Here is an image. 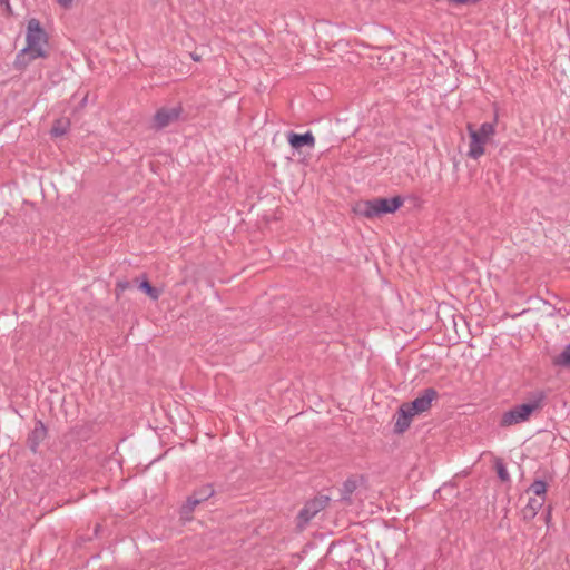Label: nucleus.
<instances>
[{
    "mask_svg": "<svg viewBox=\"0 0 570 570\" xmlns=\"http://www.w3.org/2000/svg\"><path fill=\"white\" fill-rule=\"evenodd\" d=\"M26 41L27 46L16 56L14 67L17 69H23L31 61L47 57L45 46L48 43V37L39 20L33 18L28 21Z\"/></svg>",
    "mask_w": 570,
    "mask_h": 570,
    "instance_id": "f257e3e1",
    "label": "nucleus"
},
{
    "mask_svg": "<svg viewBox=\"0 0 570 570\" xmlns=\"http://www.w3.org/2000/svg\"><path fill=\"white\" fill-rule=\"evenodd\" d=\"M546 399V393L543 391H537L532 395V400L529 403L518 404L511 407L509 411H505L500 419L501 428H509L515 424H520L527 422L531 414L542 406V403Z\"/></svg>",
    "mask_w": 570,
    "mask_h": 570,
    "instance_id": "f03ea898",
    "label": "nucleus"
},
{
    "mask_svg": "<svg viewBox=\"0 0 570 570\" xmlns=\"http://www.w3.org/2000/svg\"><path fill=\"white\" fill-rule=\"evenodd\" d=\"M403 205V198L395 196L392 198L376 197L357 204V214L366 218H375L382 215L392 214Z\"/></svg>",
    "mask_w": 570,
    "mask_h": 570,
    "instance_id": "7ed1b4c3",
    "label": "nucleus"
},
{
    "mask_svg": "<svg viewBox=\"0 0 570 570\" xmlns=\"http://www.w3.org/2000/svg\"><path fill=\"white\" fill-rule=\"evenodd\" d=\"M466 129L471 139L468 156L472 159H479L484 154V145L495 132L494 124L483 122L479 129L469 124Z\"/></svg>",
    "mask_w": 570,
    "mask_h": 570,
    "instance_id": "20e7f679",
    "label": "nucleus"
},
{
    "mask_svg": "<svg viewBox=\"0 0 570 570\" xmlns=\"http://www.w3.org/2000/svg\"><path fill=\"white\" fill-rule=\"evenodd\" d=\"M181 112L183 108L180 105L159 108L153 118L151 128L155 130L167 128L179 120Z\"/></svg>",
    "mask_w": 570,
    "mask_h": 570,
    "instance_id": "39448f33",
    "label": "nucleus"
},
{
    "mask_svg": "<svg viewBox=\"0 0 570 570\" xmlns=\"http://www.w3.org/2000/svg\"><path fill=\"white\" fill-rule=\"evenodd\" d=\"M439 396V393L433 387H426L422 390L419 395L412 401L404 403L415 415L428 412L432 402L435 401Z\"/></svg>",
    "mask_w": 570,
    "mask_h": 570,
    "instance_id": "423d86ee",
    "label": "nucleus"
},
{
    "mask_svg": "<svg viewBox=\"0 0 570 570\" xmlns=\"http://www.w3.org/2000/svg\"><path fill=\"white\" fill-rule=\"evenodd\" d=\"M327 501H307L305 507L299 510L296 517V527L299 531H303L311 520L323 509L326 508Z\"/></svg>",
    "mask_w": 570,
    "mask_h": 570,
    "instance_id": "0eeeda50",
    "label": "nucleus"
},
{
    "mask_svg": "<svg viewBox=\"0 0 570 570\" xmlns=\"http://www.w3.org/2000/svg\"><path fill=\"white\" fill-rule=\"evenodd\" d=\"M47 436V428L42 423V421L38 420L36 422V425L33 430L28 435V448L31 452L37 453L38 448L40 443L46 439Z\"/></svg>",
    "mask_w": 570,
    "mask_h": 570,
    "instance_id": "6e6552de",
    "label": "nucleus"
},
{
    "mask_svg": "<svg viewBox=\"0 0 570 570\" xmlns=\"http://www.w3.org/2000/svg\"><path fill=\"white\" fill-rule=\"evenodd\" d=\"M414 416L415 414L405 404H402L396 413L394 431L396 433L405 432L410 428Z\"/></svg>",
    "mask_w": 570,
    "mask_h": 570,
    "instance_id": "1a4fd4ad",
    "label": "nucleus"
},
{
    "mask_svg": "<svg viewBox=\"0 0 570 570\" xmlns=\"http://www.w3.org/2000/svg\"><path fill=\"white\" fill-rule=\"evenodd\" d=\"M288 144L294 149H301L302 147L313 148L315 145V138L311 131L304 134H296L294 131L288 132Z\"/></svg>",
    "mask_w": 570,
    "mask_h": 570,
    "instance_id": "9d476101",
    "label": "nucleus"
},
{
    "mask_svg": "<svg viewBox=\"0 0 570 570\" xmlns=\"http://www.w3.org/2000/svg\"><path fill=\"white\" fill-rule=\"evenodd\" d=\"M543 505V501H528L527 504L521 509V515L524 520H532L538 510Z\"/></svg>",
    "mask_w": 570,
    "mask_h": 570,
    "instance_id": "9b49d317",
    "label": "nucleus"
},
{
    "mask_svg": "<svg viewBox=\"0 0 570 570\" xmlns=\"http://www.w3.org/2000/svg\"><path fill=\"white\" fill-rule=\"evenodd\" d=\"M552 364L558 367L570 366V343L558 355L553 356Z\"/></svg>",
    "mask_w": 570,
    "mask_h": 570,
    "instance_id": "f8f14e48",
    "label": "nucleus"
},
{
    "mask_svg": "<svg viewBox=\"0 0 570 570\" xmlns=\"http://www.w3.org/2000/svg\"><path fill=\"white\" fill-rule=\"evenodd\" d=\"M215 490L212 483H206L199 487L194 491L193 495L187 497L186 499H210L214 497Z\"/></svg>",
    "mask_w": 570,
    "mask_h": 570,
    "instance_id": "ddd939ff",
    "label": "nucleus"
},
{
    "mask_svg": "<svg viewBox=\"0 0 570 570\" xmlns=\"http://www.w3.org/2000/svg\"><path fill=\"white\" fill-rule=\"evenodd\" d=\"M138 288L153 301H157L160 296V291L154 287L146 278L139 283Z\"/></svg>",
    "mask_w": 570,
    "mask_h": 570,
    "instance_id": "4468645a",
    "label": "nucleus"
},
{
    "mask_svg": "<svg viewBox=\"0 0 570 570\" xmlns=\"http://www.w3.org/2000/svg\"><path fill=\"white\" fill-rule=\"evenodd\" d=\"M69 120L67 119H58L52 125V128L50 130L51 136L53 137H61L67 134L69 128Z\"/></svg>",
    "mask_w": 570,
    "mask_h": 570,
    "instance_id": "2eb2a0df",
    "label": "nucleus"
},
{
    "mask_svg": "<svg viewBox=\"0 0 570 570\" xmlns=\"http://www.w3.org/2000/svg\"><path fill=\"white\" fill-rule=\"evenodd\" d=\"M202 501H186L180 508V519L186 522L191 520V514L195 511L197 504Z\"/></svg>",
    "mask_w": 570,
    "mask_h": 570,
    "instance_id": "dca6fc26",
    "label": "nucleus"
},
{
    "mask_svg": "<svg viewBox=\"0 0 570 570\" xmlns=\"http://www.w3.org/2000/svg\"><path fill=\"white\" fill-rule=\"evenodd\" d=\"M494 469L501 482L507 483L510 481V474L502 459L498 458L494 460Z\"/></svg>",
    "mask_w": 570,
    "mask_h": 570,
    "instance_id": "f3484780",
    "label": "nucleus"
},
{
    "mask_svg": "<svg viewBox=\"0 0 570 570\" xmlns=\"http://www.w3.org/2000/svg\"><path fill=\"white\" fill-rule=\"evenodd\" d=\"M357 479L352 476L348 478L344 483L342 488V499H348L354 491L357 489Z\"/></svg>",
    "mask_w": 570,
    "mask_h": 570,
    "instance_id": "a211bd4d",
    "label": "nucleus"
},
{
    "mask_svg": "<svg viewBox=\"0 0 570 570\" xmlns=\"http://www.w3.org/2000/svg\"><path fill=\"white\" fill-rule=\"evenodd\" d=\"M528 492L540 497L547 492V483L543 480H534L528 488Z\"/></svg>",
    "mask_w": 570,
    "mask_h": 570,
    "instance_id": "6ab92c4d",
    "label": "nucleus"
},
{
    "mask_svg": "<svg viewBox=\"0 0 570 570\" xmlns=\"http://www.w3.org/2000/svg\"><path fill=\"white\" fill-rule=\"evenodd\" d=\"M368 503V512L370 513H373L374 512V509H379V510H382L383 509V504L386 507V509L391 510V505L393 503V501H389V500H385V501H367Z\"/></svg>",
    "mask_w": 570,
    "mask_h": 570,
    "instance_id": "aec40b11",
    "label": "nucleus"
},
{
    "mask_svg": "<svg viewBox=\"0 0 570 570\" xmlns=\"http://www.w3.org/2000/svg\"><path fill=\"white\" fill-rule=\"evenodd\" d=\"M450 2L456 4V6H461V4H468V3H472V4H475L478 3L480 0H449Z\"/></svg>",
    "mask_w": 570,
    "mask_h": 570,
    "instance_id": "412c9836",
    "label": "nucleus"
},
{
    "mask_svg": "<svg viewBox=\"0 0 570 570\" xmlns=\"http://www.w3.org/2000/svg\"><path fill=\"white\" fill-rule=\"evenodd\" d=\"M130 287V283L125 281V282H118L117 283V288H119L121 292L126 291L127 288Z\"/></svg>",
    "mask_w": 570,
    "mask_h": 570,
    "instance_id": "4be33fe9",
    "label": "nucleus"
},
{
    "mask_svg": "<svg viewBox=\"0 0 570 570\" xmlns=\"http://www.w3.org/2000/svg\"><path fill=\"white\" fill-rule=\"evenodd\" d=\"M72 0H58V2L63 6L65 8H68L70 6Z\"/></svg>",
    "mask_w": 570,
    "mask_h": 570,
    "instance_id": "5701e85b",
    "label": "nucleus"
},
{
    "mask_svg": "<svg viewBox=\"0 0 570 570\" xmlns=\"http://www.w3.org/2000/svg\"><path fill=\"white\" fill-rule=\"evenodd\" d=\"M550 515H551V507L549 505L547 511H546V521L547 522H549Z\"/></svg>",
    "mask_w": 570,
    "mask_h": 570,
    "instance_id": "b1692460",
    "label": "nucleus"
},
{
    "mask_svg": "<svg viewBox=\"0 0 570 570\" xmlns=\"http://www.w3.org/2000/svg\"><path fill=\"white\" fill-rule=\"evenodd\" d=\"M315 499H324V500H327V499H330V497H328V495H325V494H322V495H320V497H316Z\"/></svg>",
    "mask_w": 570,
    "mask_h": 570,
    "instance_id": "393cba45",
    "label": "nucleus"
},
{
    "mask_svg": "<svg viewBox=\"0 0 570 570\" xmlns=\"http://www.w3.org/2000/svg\"><path fill=\"white\" fill-rule=\"evenodd\" d=\"M191 58H193L195 61H198V60H199V56L194 55V53L191 55Z\"/></svg>",
    "mask_w": 570,
    "mask_h": 570,
    "instance_id": "a878e982",
    "label": "nucleus"
}]
</instances>
